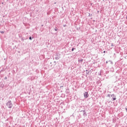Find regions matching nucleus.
Returning a JSON list of instances; mask_svg holds the SVG:
<instances>
[{
	"instance_id": "1",
	"label": "nucleus",
	"mask_w": 127,
	"mask_h": 127,
	"mask_svg": "<svg viewBox=\"0 0 127 127\" xmlns=\"http://www.w3.org/2000/svg\"><path fill=\"white\" fill-rule=\"evenodd\" d=\"M6 106L9 109H11L13 106L12 103H11V101L9 100L6 103Z\"/></svg>"
},
{
	"instance_id": "2",
	"label": "nucleus",
	"mask_w": 127,
	"mask_h": 127,
	"mask_svg": "<svg viewBox=\"0 0 127 127\" xmlns=\"http://www.w3.org/2000/svg\"><path fill=\"white\" fill-rule=\"evenodd\" d=\"M111 98H112L113 101H116V100H117V98H116L115 94L111 95Z\"/></svg>"
},
{
	"instance_id": "3",
	"label": "nucleus",
	"mask_w": 127,
	"mask_h": 127,
	"mask_svg": "<svg viewBox=\"0 0 127 127\" xmlns=\"http://www.w3.org/2000/svg\"><path fill=\"white\" fill-rule=\"evenodd\" d=\"M84 98H88L89 97V94H88V92H85L84 93Z\"/></svg>"
},
{
	"instance_id": "4",
	"label": "nucleus",
	"mask_w": 127,
	"mask_h": 127,
	"mask_svg": "<svg viewBox=\"0 0 127 127\" xmlns=\"http://www.w3.org/2000/svg\"><path fill=\"white\" fill-rule=\"evenodd\" d=\"M81 112H83V116H87V114H86L85 110L81 111Z\"/></svg>"
},
{
	"instance_id": "5",
	"label": "nucleus",
	"mask_w": 127,
	"mask_h": 127,
	"mask_svg": "<svg viewBox=\"0 0 127 127\" xmlns=\"http://www.w3.org/2000/svg\"><path fill=\"white\" fill-rule=\"evenodd\" d=\"M55 59L56 60H58V59H59V57H58V55H56Z\"/></svg>"
},
{
	"instance_id": "6",
	"label": "nucleus",
	"mask_w": 127,
	"mask_h": 127,
	"mask_svg": "<svg viewBox=\"0 0 127 127\" xmlns=\"http://www.w3.org/2000/svg\"><path fill=\"white\" fill-rule=\"evenodd\" d=\"M78 62H83V59H81L78 60Z\"/></svg>"
},
{
	"instance_id": "7",
	"label": "nucleus",
	"mask_w": 127,
	"mask_h": 127,
	"mask_svg": "<svg viewBox=\"0 0 127 127\" xmlns=\"http://www.w3.org/2000/svg\"><path fill=\"white\" fill-rule=\"evenodd\" d=\"M75 49L76 48H72L71 49V51H74V50H75Z\"/></svg>"
},
{
	"instance_id": "8",
	"label": "nucleus",
	"mask_w": 127,
	"mask_h": 127,
	"mask_svg": "<svg viewBox=\"0 0 127 127\" xmlns=\"http://www.w3.org/2000/svg\"><path fill=\"white\" fill-rule=\"evenodd\" d=\"M29 39L30 40H32V38L31 37H30L29 38Z\"/></svg>"
},
{
	"instance_id": "9",
	"label": "nucleus",
	"mask_w": 127,
	"mask_h": 127,
	"mask_svg": "<svg viewBox=\"0 0 127 127\" xmlns=\"http://www.w3.org/2000/svg\"><path fill=\"white\" fill-rule=\"evenodd\" d=\"M109 62H110L111 64H113V62L112 61H109Z\"/></svg>"
},
{
	"instance_id": "10",
	"label": "nucleus",
	"mask_w": 127,
	"mask_h": 127,
	"mask_svg": "<svg viewBox=\"0 0 127 127\" xmlns=\"http://www.w3.org/2000/svg\"><path fill=\"white\" fill-rule=\"evenodd\" d=\"M0 33H2L3 34V33H4V32L3 31H0Z\"/></svg>"
},
{
	"instance_id": "11",
	"label": "nucleus",
	"mask_w": 127,
	"mask_h": 127,
	"mask_svg": "<svg viewBox=\"0 0 127 127\" xmlns=\"http://www.w3.org/2000/svg\"><path fill=\"white\" fill-rule=\"evenodd\" d=\"M57 28H56L55 29V31H57Z\"/></svg>"
},
{
	"instance_id": "12",
	"label": "nucleus",
	"mask_w": 127,
	"mask_h": 127,
	"mask_svg": "<svg viewBox=\"0 0 127 127\" xmlns=\"http://www.w3.org/2000/svg\"><path fill=\"white\" fill-rule=\"evenodd\" d=\"M64 27H66V24L64 25Z\"/></svg>"
},
{
	"instance_id": "13",
	"label": "nucleus",
	"mask_w": 127,
	"mask_h": 127,
	"mask_svg": "<svg viewBox=\"0 0 127 127\" xmlns=\"http://www.w3.org/2000/svg\"><path fill=\"white\" fill-rule=\"evenodd\" d=\"M103 53H106V51H104L103 52Z\"/></svg>"
},
{
	"instance_id": "14",
	"label": "nucleus",
	"mask_w": 127,
	"mask_h": 127,
	"mask_svg": "<svg viewBox=\"0 0 127 127\" xmlns=\"http://www.w3.org/2000/svg\"><path fill=\"white\" fill-rule=\"evenodd\" d=\"M111 95H108V97H111Z\"/></svg>"
},
{
	"instance_id": "15",
	"label": "nucleus",
	"mask_w": 127,
	"mask_h": 127,
	"mask_svg": "<svg viewBox=\"0 0 127 127\" xmlns=\"http://www.w3.org/2000/svg\"><path fill=\"white\" fill-rule=\"evenodd\" d=\"M106 64H108V61L106 62Z\"/></svg>"
},
{
	"instance_id": "16",
	"label": "nucleus",
	"mask_w": 127,
	"mask_h": 127,
	"mask_svg": "<svg viewBox=\"0 0 127 127\" xmlns=\"http://www.w3.org/2000/svg\"><path fill=\"white\" fill-rule=\"evenodd\" d=\"M63 87V86H61V88Z\"/></svg>"
},
{
	"instance_id": "17",
	"label": "nucleus",
	"mask_w": 127,
	"mask_h": 127,
	"mask_svg": "<svg viewBox=\"0 0 127 127\" xmlns=\"http://www.w3.org/2000/svg\"><path fill=\"white\" fill-rule=\"evenodd\" d=\"M126 111L127 112V108H126Z\"/></svg>"
},
{
	"instance_id": "18",
	"label": "nucleus",
	"mask_w": 127,
	"mask_h": 127,
	"mask_svg": "<svg viewBox=\"0 0 127 127\" xmlns=\"http://www.w3.org/2000/svg\"><path fill=\"white\" fill-rule=\"evenodd\" d=\"M5 79H6V77H5Z\"/></svg>"
}]
</instances>
